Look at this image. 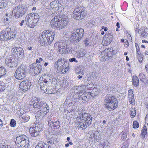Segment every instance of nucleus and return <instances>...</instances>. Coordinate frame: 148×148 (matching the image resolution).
Masks as SVG:
<instances>
[{
	"label": "nucleus",
	"mask_w": 148,
	"mask_h": 148,
	"mask_svg": "<svg viewBox=\"0 0 148 148\" xmlns=\"http://www.w3.org/2000/svg\"><path fill=\"white\" fill-rule=\"evenodd\" d=\"M146 32L145 31H143L142 32L141 35V36L143 37H145L146 36Z\"/></svg>",
	"instance_id": "obj_50"
},
{
	"label": "nucleus",
	"mask_w": 148,
	"mask_h": 148,
	"mask_svg": "<svg viewBox=\"0 0 148 148\" xmlns=\"http://www.w3.org/2000/svg\"><path fill=\"white\" fill-rule=\"evenodd\" d=\"M143 56L142 55H138V60L139 62H141L143 60Z\"/></svg>",
	"instance_id": "obj_48"
},
{
	"label": "nucleus",
	"mask_w": 148,
	"mask_h": 148,
	"mask_svg": "<svg viewBox=\"0 0 148 148\" xmlns=\"http://www.w3.org/2000/svg\"><path fill=\"white\" fill-rule=\"evenodd\" d=\"M40 99L35 98L34 100V103L33 104L34 108L33 110L36 113V117L40 119L42 118L49 111L48 105L44 101L39 102Z\"/></svg>",
	"instance_id": "obj_2"
},
{
	"label": "nucleus",
	"mask_w": 148,
	"mask_h": 148,
	"mask_svg": "<svg viewBox=\"0 0 148 148\" xmlns=\"http://www.w3.org/2000/svg\"><path fill=\"white\" fill-rule=\"evenodd\" d=\"M42 69V68L36 64H33L30 69L29 73L32 75H35L39 74L41 72Z\"/></svg>",
	"instance_id": "obj_11"
},
{
	"label": "nucleus",
	"mask_w": 148,
	"mask_h": 148,
	"mask_svg": "<svg viewBox=\"0 0 148 148\" xmlns=\"http://www.w3.org/2000/svg\"><path fill=\"white\" fill-rule=\"evenodd\" d=\"M30 119V116L27 115H22L20 118L21 121L23 122H26L28 121Z\"/></svg>",
	"instance_id": "obj_36"
},
{
	"label": "nucleus",
	"mask_w": 148,
	"mask_h": 148,
	"mask_svg": "<svg viewBox=\"0 0 148 148\" xmlns=\"http://www.w3.org/2000/svg\"><path fill=\"white\" fill-rule=\"evenodd\" d=\"M5 88V84L0 81V92L3 91Z\"/></svg>",
	"instance_id": "obj_43"
},
{
	"label": "nucleus",
	"mask_w": 148,
	"mask_h": 148,
	"mask_svg": "<svg viewBox=\"0 0 148 148\" xmlns=\"http://www.w3.org/2000/svg\"><path fill=\"white\" fill-rule=\"evenodd\" d=\"M79 70L78 72V74L83 75L84 74V71L85 70V68L84 66H82L79 67Z\"/></svg>",
	"instance_id": "obj_44"
},
{
	"label": "nucleus",
	"mask_w": 148,
	"mask_h": 148,
	"mask_svg": "<svg viewBox=\"0 0 148 148\" xmlns=\"http://www.w3.org/2000/svg\"><path fill=\"white\" fill-rule=\"evenodd\" d=\"M147 131L146 127L145 125H144L141 130V135L143 137V138L145 137V135L147 134Z\"/></svg>",
	"instance_id": "obj_40"
},
{
	"label": "nucleus",
	"mask_w": 148,
	"mask_h": 148,
	"mask_svg": "<svg viewBox=\"0 0 148 148\" xmlns=\"http://www.w3.org/2000/svg\"><path fill=\"white\" fill-rule=\"evenodd\" d=\"M2 147H4V148H12V147H11L10 146L8 145L7 146V147L5 145H3Z\"/></svg>",
	"instance_id": "obj_63"
},
{
	"label": "nucleus",
	"mask_w": 148,
	"mask_h": 148,
	"mask_svg": "<svg viewBox=\"0 0 148 148\" xmlns=\"http://www.w3.org/2000/svg\"><path fill=\"white\" fill-rule=\"evenodd\" d=\"M145 104L146 108L148 109V102H145Z\"/></svg>",
	"instance_id": "obj_64"
},
{
	"label": "nucleus",
	"mask_w": 148,
	"mask_h": 148,
	"mask_svg": "<svg viewBox=\"0 0 148 148\" xmlns=\"http://www.w3.org/2000/svg\"><path fill=\"white\" fill-rule=\"evenodd\" d=\"M12 51L14 55L16 54L20 58H22L24 56V51L23 49L21 47L14 48L12 49Z\"/></svg>",
	"instance_id": "obj_20"
},
{
	"label": "nucleus",
	"mask_w": 148,
	"mask_h": 148,
	"mask_svg": "<svg viewBox=\"0 0 148 148\" xmlns=\"http://www.w3.org/2000/svg\"><path fill=\"white\" fill-rule=\"evenodd\" d=\"M7 71L2 66L0 67V78L5 77L6 75Z\"/></svg>",
	"instance_id": "obj_31"
},
{
	"label": "nucleus",
	"mask_w": 148,
	"mask_h": 148,
	"mask_svg": "<svg viewBox=\"0 0 148 148\" xmlns=\"http://www.w3.org/2000/svg\"><path fill=\"white\" fill-rule=\"evenodd\" d=\"M32 127L34 128L35 130H36L37 131L40 132L42 128V124L40 123H37L36 122L34 123L33 127Z\"/></svg>",
	"instance_id": "obj_26"
},
{
	"label": "nucleus",
	"mask_w": 148,
	"mask_h": 148,
	"mask_svg": "<svg viewBox=\"0 0 148 148\" xmlns=\"http://www.w3.org/2000/svg\"><path fill=\"white\" fill-rule=\"evenodd\" d=\"M68 66L66 65H62V66L58 67V69H59L60 70V72L64 74L69 69Z\"/></svg>",
	"instance_id": "obj_27"
},
{
	"label": "nucleus",
	"mask_w": 148,
	"mask_h": 148,
	"mask_svg": "<svg viewBox=\"0 0 148 148\" xmlns=\"http://www.w3.org/2000/svg\"><path fill=\"white\" fill-rule=\"evenodd\" d=\"M76 95V94L75 92V90L74 95H73V97L74 98L76 99V100L70 103L69 104V107H71L72 108H73V109H75L77 108V107L80 105V103L82 102V101H83V100H80L79 98H78L79 97H82V96H81V95H79V94L78 95L79 96V97H77V98H76V97H75V95Z\"/></svg>",
	"instance_id": "obj_18"
},
{
	"label": "nucleus",
	"mask_w": 148,
	"mask_h": 148,
	"mask_svg": "<svg viewBox=\"0 0 148 148\" xmlns=\"http://www.w3.org/2000/svg\"><path fill=\"white\" fill-rule=\"evenodd\" d=\"M104 104L107 109L110 111L113 110L117 107L118 102L114 96L108 94L105 97Z\"/></svg>",
	"instance_id": "obj_4"
},
{
	"label": "nucleus",
	"mask_w": 148,
	"mask_h": 148,
	"mask_svg": "<svg viewBox=\"0 0 148 148\" xmlns=\"http://www.w3.org/2000/svg\"><path fill=\"white\" fill-rule=\"evenodd\" d=\"M68 62V61L66 62L64 58H61L55 62L54 64V67L57 68L62 66V65L67 64Z\"/></svg>",
	"instance_id": "obj_24"
},
{
	"label": "nucleus",
	"mask_w": 148,
	"mask_h": 148,
	"mask_svg": "<svg viewBox=\"0 0 148 148\" xmlns=\"http://www.w3.org/2000/svg\"><path fill=\"white\" fill-rule=\"evenodd\" d=\"M29 139L28 138L27 140H25L23 141L21 143L19 144V146L20 148H27L29 146Z\"/></svg>",
	"instance_id": "obj_29"
},
{
	"label": "nucleus",
	"mask_w": 148,
	"mask_h": 148,
	"mask_svg": "<svg viewBox=\"0 0 148 148\" xmlns=\"http://www.w3.org/2000/svg\"><path fill=\"white\" fill-rule=\"evenodd\" d=\"M73 144V143L72 142H70L69 143H67V144L65 145V146L66 147H67L69 146V145H72Z\"/></svg>",
	"instance_id": "obj_56"
},
{
	"label": "nucleus",
	"mask_w": 148,
	"mask_h": 148,
	"mask_svg": "<svg viewBox=\"0 0 148 148\" xmlns=\"http://www.w3.org/2000/svg\"><path fill=\"white\" fill-rule=\"evenodd\" d=\"M58 19L60 21L61 27L62 29L65 27L68 24L69 18L66 15H61Z\"/></svg>",
	"instance_id": "obj_17"
},
{
	"label": "nucleus",
	"mask_w": 148,
	"mask_h": 148,
	"mask_svg": "<svg viewBox=\"0 0 148 148\" xmlns=\"http://www.w3.org/2000/svg\"><path fill=\"white\" fill-rule=\"evenodd\" d=\"M129 101L130 104H133V103H134V98H132L131 99H129Z\"/></svg>",
	"instance_id": "obj_55"
},
{
	"label": "nucleus",
	"mask_w": 148,
	"mask_h": 148,
	"mask_svg": "<svg viewBox=\"0 0 148 148\" xmlns=\"http://www.w3.org/2000/svg\"><path fill=\"white\" fill-rule=\"evenodd\" d=\"M110 31L108 32V34H106L104 36L102 41V43H103V45L107 46L109 45L112 42L113 38L112 34L109 32Z\"/></svg>",
	"instance_id": "obj_14"
},
{
	"label": "nucleus",
	"mask_w": 148,
	"mask_h": 148,
	"mask_svg": "<svg viewBox=\"0 0 148 148\" xmlns=\"http://www.w3.org/2000/svg\"><path fill=\"white\" fill-rule=\"evenodd\" d=\"M15 36V33L11 30V28H8L0 33V40L1 41L10 40L11 38H14Z\"/></svg>",
	"instance_id": "obj_8"
},
{
	"label": "nucleus",
	"mask_w": 148,
	"mask_h": 148,
	"mask_svg": "<svg viewBox=\"0 0 148 148\" xmlns=\"http://www.w3.org/2000/svg\"><path fill=\"white\" fill-rule=\"evenodd\" d=\"M140 29L138 27L136 28V30H135V32L136 34H138L139 32Z\"/></svg>",
	"instance_id": "obj_57"
},
{
	"label": "nucleus",
	"mask_w": 148,
	"mask_h": 148,
	"mask_svg": "<svg viewBox=\"0 0 148 148\" xmlns=\"http://www.w3.org/2000/svg\"><path fill=\"white\" fill-rule=\"evenodd\" d=\"M73 17L77 20L79 19H82L86 15V13L84 11L79 10L77 8L73 12Z\"/></svg>",
	"instance_id": "obj_13"
},
{
	"label": "nucleus",
	"mask_w": 148,
	"mask_h": 148,
	"mask_svg": "<svg viewBox=\"0 0 148 148\" xmlns=\"http://www.w3.org/2000/svg\"><path fill=\"white\" fill-rule=\"evenodd\" d=\"M90 138H92V139H93L92 140H93L95 142V141L97 140L96 139V137L95 136V134H93L92 135H90Z\"/></svg>",
	"instance_id": "obj_51"
},
{
	"label": "nucleus",
	"mask_w": 148,
	"mask_h": 148,
	"mask_svg": "<svg viewBox=\"0 0 148 148\" xmlns=\"http://www.w3.org/2000/svg\"><path fill=\"white\" fill-rule=\"evenodd\" d=\"M135 45L136 46V51H137L138 50H139V48L138 46V45L136 43L135 44Z\"/></svg>",
	"instance_id": "obj_60"
},
{
	"label": "nucleus",
	"mask_w": 148,
	"mask_h": 148,
	"mask_svg": "<svg viewBox=\"0 0 148 148\" xmlns=\"http://www.w3.org/2000/svg\"><path fill=\"white\" fill-rule=\"evenodd\" d=\"M28 15L32 16H31L32 17L33 16V19L35 21H36V22L38 21L39 16L37 13H31V14H29Z\"/></svg>",
	"instance_id": "obj_39"
},
{
	"label": "nucleus",
	"mask_w": 148,
	"mask_h": 148,
	"mask_svg": "<svg viewBox=\"0 0 148 148\" xmlns=\"http://www.w3.org/2000/svg\"><path fill=\"white\" fill-rule=\"evenodd\" d=\"M54 118L52 115H51L48 116V118L49 120L48 125L51 128L54 129H57L60 127V122L58 121H53V119Z\"/></svg>",
	"instance_id": "obj_10"
},
{
	"label": "nucleus",
	"mask_w": 148,
	"mask_h": 148,
	"mask_svg": "<svg viewBox=\"0 0 148 148\" xmlns=\"http://www.w3.org/2000/svg\"><path fill=\"white\" fill-rule=\"evenodd\" d=\"M50 24L52 28L55 29H62V28L61 27L60 21L57 17H54L53 19L51 20Z\"/></svg>",
	"instance_id": "obj_21"
},
{
	"label": "nucleus",
	"mask_w": 148,
	"mask_h": 148,
	"mask_svg": "<svg viewBox=\"0 0 148 148\" xmlns=\"http://www.w3.org/2000/svg\"><path fill=\"white\" fill-rule=\"evenodd\" d=\"M51 82H49V84H50L51 83L52 84H55L56 83V84H57L56 82H55V81L57 80L56 79L54 78H52V79L51 78Z\"/></svg>",
	"instance_id": "obj_54"
},
{
	"label": "nucleus",
	"mask_w": 148,
	"mask_h": 148,
	"mask_svg": "<svg viewBox=\"0 0 148 148\" xmlns=\"http://www.w3.org/2000/svg\"><path fill=\"white\" fill-rule=\"evenodd\" d=\"M79 125L77 126L79 128L83 129L88 127L91 124L92 119L91 116L89 114L83 113L81 118L77 119Z\"/></svg>",
	"instance_id": "obj_5"
},
{
	"label": "nucleus",
	"mask_w": 148,
	"mask_h": 148,
	"mask_svg": "<svg viewBox=\"0 0 148 148\" xmlns=\"http://www.w3.org/2000/svg\"><path fill=\"white\" fill-rule=\"evenodd\" d=\"M47 143L48 144H51L52 143H53V141L52 140H48L47 141Z\"/></svg>",
	"instance_id": "obj_62"
},
{
	"label": "nucleus",
	"mask_w": 148,
	"mask_h": 148,
	"mask_svg": "<svg viewBox=\"0 0 148 148\" xmlns=\"http://www.w3.org/2000/svg\"><path fill=\"white\" fill-rule=\"evenodd\" d=\"M55 36V32L45 30L39 35L38 40L41 45L47 46L53 41Z\"/></svg>",
	"instance_id": "obj_3"
},
{
	"label": "nucleus",
	"mask_w": 148,
	"mask_h": 148,
	"mask_svg": "<svg viewBox=\"0 0 148 148\" xmlns=\"http://www.w3.org/2000/svg\"><path fill=\"white\" fill-rule=\"evenodd\" d=\"M74 30L77 34V36H78L79 37V38H81L82 37L83 35L84 34V29L82 28H80L75 29Z\"/></svg>",
	"instance_id": "obj_32"
},
{
	"label": "nucleus",
	"mask_w": 148,
	"mask_h": 148,
	"mask_svg": "<svg viewBox=\"0 0 148 148\" xmlns=\"http://www.w3.org/2000/svg\"><path fill=\"white\" fill-rule=\"evenodd\" d=\"M28 138L24 135H21L17 136L16 138L15 143L19 145L22 143L23 141L25 140H27Z\"/></svg>",
	"instance_id": "obj_23"
},
{
	"label": "nucleus",
	"mask_w": 148,
	"mask_h": 148,
	"mask_svg": "<svg viewBox=\"0 0 148 148\" xmlns=\"http://www.w3.org/2000/svg\"><path fill=\"white\" fill-rule=\"evenodd\" d=\"M71 40L75 41L77 42V41H78L81 39V38H79V37L77 36V34L75 32L74 30L71 36Z\"/></svg>",
	"instance_id": "obj_28"
},
{
	"label": "nucleus",
	"mask_w": 148,
	"mask_h": 148,
	"mask_svg": "<svg viewBox=\"0 0 148 148\" xmlns=\"http://www.w3.org/2000/svg\"><path fill=\"white\" fill-rule=\"evenodd\" d=\"M29 15L26 18V23L28 27L30 28H33L36 25V21L34 20L33 16Z\"/></svg>",
	"instance_id": "obj_19"
},
{
	"label": "nucleus",
	"mask_w": 148,
	"mask_h": 148,
	"mask_svg": "<svg viewBox=\"0 0 148 148\" xmlns=\"http://www.w3.org/2000/svg\"><path fill=\"white\" fill-rule=\"evenodd\" d=\"M5 62L6 65L10 67L15 66V63L14 59L7 58L5 59Z\"/></svg>",
	"instance_id": "obj_25"
},
{
	"label": "nucleus",
	"mask_w": 148,
	"mask_h": 148,
	"mask_svg": "<svg viewBox=\"0 0 148 148\" xmlns=\"http://www.w3.org/2000/svg\"><path fill=\"white\" fill-rule=\"evenodd\" d=\"M92 86V85L91 84L87 85H82L77 87L76 89L75 90V92L76 95H75V97L77 98V97H79V94L81 95L82 97H79V99L80 100H83L82 102L83 103H86L91 97L95 96L99 94V91L96 88H93L90 92H85V89H90Z\"/></svg>",
	"instance_id": "obj_1"
},
{
	"label": "nucleus",
	"mask_w": 148,
	"mask_h": 148,
	"mask_svg": "<svg viewBox=\"0 0 148 148\" xmlns=\"http://www.w3.org/2000/svg\"><path fill=\"white\" fill-rule=\"evenodd\" d=\"M139 126V123L137 121L133 122V127L134 128H138Z\"/></svg>",
	"instance_id": "obj_47"
},
{
	"label": "nucleus",
	"mask_w": 148,
	"mask_h": 148,
	"mask_svg": "<svg viewBox=\"0 0 148 148\" xmlns=\"http://www.w3.org/2000/svg\"><path fill=\"white\" fill-rule=\"evenodd\" d=\"M25 21L24 20H22L21 22V23L20 24V25L22 26L23 25V24H24Z\"/></svg>",
	"instance_id": "obj_59"
},
{
	"label": "nucleus",
	"mask_w": 148,
	"mask_h": 148,
	"mask_svg": "<svg viewBox=\"0 0 148 148\" xmlns=\"http://www.w3.org/2000/svg\"><path fill=\"white\" fill-rule=\"evenodd\" d=\"M27 72V67L24 65L21 64L16 71L14 76L16 79L21 80L25 77Z\"/></svg>",
	"instance_id": "obj_7"
},
{
	"label": "nucleus",
	"mask_w": 148,
	"mask_h": 148,
	"mask_svg": "<svg viewBox=\"0 0 148 148\" xmlns=\"http://www.w3.org/2000/svg\"><path fill=\"white\" fill-rule=\"evenodd\" d=\"M50 7L55 12L58 11V12H61L62 10L63 7L61 5L58 1H54L50 3Z\"/></svg>",
	"instance_id": "obj_15"
},
{
	"label": "nucleus",
	"mask_w": 148,
	"mask_h": 148,
	"mask_svg": "<svg viewBox=\"0 0 148 148\" xmlns=\"http://www.w3.org/2000/svg\"><path fill=\"white\" fill-rule=\"evenodd\" d=\"M112 51V50L111 49H105L104 52L106 54V56L103 58L104 60H106L109 56H110L109 55L111 53V52Z\"/></svg>",
	"instance_id": "obj_33"
},
{
	"label": "nucleus",
	"mask_w": 148,
	"mask_h": 148,
	"mask_svg": "<svg viewBox=\"0 0 148 148\" xmlns=\"http://www.w3.org/2000/svg\"><path fill=\"white\" fill-rule=\"evenodd\" d=\"M133 85L135 86H137L139 85V80L138 77L136 76H134L132 77Z\"/></svg>",
	"instance_id": "obj_37"
},
{
	"label": "nucleus",
	"mask_w": 148,
	"mask_h": 148,
	"mask_svg": "<svg viewBox=\"0 0 148 148\" xmlns=\"http://www.w3.org/2000/svg\"><path fill=\"white\" fill-rule=\"evenodd\" d=\"M65 51H64V52L63 54H65L68 53H71L72 52L71 48V47L69 46L68 45V44H66V47L65 48Z\"/></svg>",
	"instance_id": "obj_41"
},
{
	"label": "nucleus",
	"mask_w": 148,
	"mask_h": 148,
	"mask_svg": "<svg viewBox=\"0 0 148 148\" xmlns=\"http://www.w3.org/2000/svg\"><path fill=\"white\" fill-rule=\"evenodd\" d=\"M69 61L70 62H75L77 63L78 62V61L74 58H70L69 59Z\"/></svg>",
	"instance_id": "obj_49"
},
{
	"label": "nucleus",
	"mask_w": 148,
	"mask_h": 148,
	"mask_svg": "<svg viewBox=\"0 0 148 148\" xmlns=\"http://www.w3.org/2000/svg\"><path fill=\"white\" fill-rule=\"evenodd\" d=\"M134 98V95H129V99H131L132 98Z\"/></svg>",
	"instance_id": "obj_61"
},
{
	"label": "nucleus",
	"mask_w": 148,
	"mask_h": 148,
	"mask_svg": "<svg viewBox=\"0 0 148 148\" xmlns=\"http://www.w3.org/2000/svg\"><path fill=\"white\" fill-rule=\"evenodd\" d=\"M76 57L77 58H80L85 56L86 57L88 58V59L91 58L92 56H91L88 55H89V53H88L87 51L85 50H78L77 51L75 54Z\"/></svg>",
	"instance_id": "obj_22"
},
{
	"label": "nucleus",
	"mask_w": 148,
	"mask_h": 148,
	"mask_svg": "<svg viewBox=\"0 0 148 148\" xmlns=\"http://www.w3.org/2000/svg\"><path fill=\"white\" fill-rule=\"evenodd\" d=\"M36 62L37 64L41 68H42V66L45 63V61L42 58H39L38 59L36 60Z\"/></svg>",
	"instance_id": "obj_38"
},
{
	"label": "nucleus",
	"mask_w": 148,
	"mask_h": 148,
	"mask_svg": "<svg viewBox=\"0 0 148 148\" xmlns=\"http://www.w3.org/2000/svg\"><path fill=\"white\" fill-rule=\"evenodd\" d=\"M131 113L130 115H131V117L132 118H134L136 114V111L133 108H132L131 110Z\"/></svg>",
	"instance_id": "obj_45"
},
{
	"label": "nucleus",
	"mask_w": 148,
	"mask_h": 148,
	"mask_svg": "<svg viewBox=\"0 0 148 148\" xmlns=\"http://www.w3.org/2000/svg\"><path fill=\"white\" fill-rule=\"evenodd\" d=\"M31 85V83L29 80H26L21 82L19 85L21 90L25 92L28 90Z\"/></svg>",
	"instance_id": "obj_16"
},
{
	"label": "nucleus",
	"mask_w": 148,
	"mask_h": 148,
	"mask_svg": "<svg viewBox=\"0 0 148 148\" xmlns=\"http://www.w3.org/2000/svg\"><path fill=\"white\" fill-rule=\"evenodd\" d=\"M139 77L140 80L145 83H147L148 81L147 79L146 78L145 76L143 73H140L139 75Z\"/></svg>",
	"instance_id": "obj_34"
},
{
	"label": "nucleus",
	"mask_w": 148,
	"mask_h": 148,
	"mask_svg": "<svg viewBox=\"0 0 148 148\" xmlns=\"http://www.w3.org/2000/svg\"><path fill=\"white\" fill-rule=\"evenodd\" d=\"M66 44V41L64 40L56 42L54 44V46L56 48L58 47L59 52L61 54H63L65 51V48Z\"/></svg>",
	"instance_id": "obj_12"
},
{
	"label": "nucleus",
	"mask_w": 148,
	"mask_h": 148,
	"mask_svg": "<svg viewBox=\"0 0 148 148\" xmlns=\"http://www.w3.org/2000/svg\"><path fill=\"white\" fill-rule=\"evenodd\" d=\"M46 145L42 142H39L36 146L35 148H45V146ZM49 148V147L48 146Z\"/></svg>",
	"instance_id": "obj_42"
},
{
	"label": "nucleus",
	"mask_w": 148,
	"mask_h": 148,
	"mask_svg": "<svg viewBox=\"0 0 148 148\" xmlns=\"http://www.w3.org/2000/svg\"><path fill=\"white\" fill-rule=\"evenodd\" d=\"M40 78H45V79H47V81H49V79H50L49 78V76H48V75H45L44 76H43L42 77H40ZM50 79H51V78Z\"/></svg>",
	"instance_id": "obj_52"
},
{
	"label": "nucleus",
	"mask_w": 148,
	"mask_h": 148,
	"mask_svg": "<svg viewBox=\"0 0 148 148\" xmlns=\"http://www.w3.org/2000/svg\"><path fill=\"white\" fill-rule=\"evenodd\" d=\"M45 78H40L38 81L40 89L44 93L49 94L55 93L54 91L52 90V87L46 85L47 84H49V82H51V79H49V81H47Z\"/></svg>",
	"instance_id": "obj_6"
},
{
	"label": "nucleus",
	"mask_w": 148,
	"mask_h": 148,
	"mask_svg": "<svg viewBox=\"0 0 148 148\" xmlns=\"http://www.w3.org/2000/svg\"><path fill=\"white\" fill-rule=\"evenodd\" d=\"M4 3L0 1V9L4 7Z\"/></svg>",
	"instance_id": "obj_53"
},
{
	"label": "nucleus",
	"mask_w": 148,
	"mask_h": 148,
	"mask_svg": "<svg viewBox=\"0 0 148 148\" xmlns=\"http://www.w3.org/2000/svg\"><path fill=\"white\" fill-rule=\"evenodd\" d=\"M129 131L128 130L126 129L124 130L121 133V134L122 136L121 138V139L122 140H124L127 138V134L128 133Z\"/></svg>",
	"instance_id": "obj_35"
},
{
	"label": "nucleus",
	"mask_w": 148,
	"mask_h": 148,
	"mask_svg": "<svg viewBox=\"0 0 148 148\" xmlns=\"http://www.w3.org/2000/svg\"><path fill=\"white\" fill-rule=\"evenodd\" d=\"M27 8L24 5H18L14 8L12 14L16 18L22 16L26 12Z\"/></svg>",
	"instance_id": "obj_9"
},
{
	"label": "nucleus",
	"mask_w": 148,
	"mask_h": 148,
	"mask_svg": "<svg viewBox=\"0 0 148 148\" xmlns=\"http://www.w3.org/2000/svg\"><path fill=\"white\" fill-rule=\"evenodd\" d=\"M29 132L32 136L36 137L39 134V132L36 130L32 127H30L29 129Z\"/></svg>",
	"instance_id": "obj_30"
},
{
	"label": "nucleus",
	"mask_w": 148,
	"mask_h": 148,
	"mask_svg": "<svg viewBox=\"0 0 148 148\" xmlns=\"http://www.w3.org/2000/svg\"><path fill=\"white\" fill-rule=\"evenodd\" d=\"M16 121L14 120L13 119L11 120L10 123V125L12 127H15L16 126Z\"/></svg>",
	"instance_id": "obj_46"
},
{
	"label": "nucleus",
	"mask_w": 148,
	"mask_h": 148,
	"mask_svg": "<svg viewBox=\"0 0 148 148\" xmlns=\"http://www.w3.org/2000/svg\"><path fill=\"white\" fill-rule=\"evenodd\" d=\"M128 92L129 95H133V91L131 90H128Z\"/></svg>",
	"instance_id": "obj_58"
}]
</instances>
